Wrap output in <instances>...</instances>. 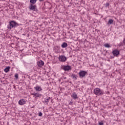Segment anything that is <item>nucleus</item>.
Returning <instances> with one entry per match:
<instances>
[{"label":"nucleus","mask_w":125,"mask_h":125,"mask_svg":"<svg viewBox=\"0 0 125 125\" xmlns=\"http://www.w3.org/2000/svg\"><path fill=\"white\" fill-rule=\"evenodd\" d=\"M16 22L14 21H9V24L7 25V29L9 30H11V29H13L14 27L16 26Z\"/></svg>","instance_id":"nucleus-1"},{"label":"nucleus","mask_w":125,"mask_h":125,"mask_svg":"<svg viewBox=\"0 0 125 125\" xmlns=\"http://www.w3.org/2000/svg\"><path fill=\"white\" fill-rule=\"evenodd\" d=\"M94 93L95 95H102L104 93L103 91L99 88H96L94 89Z\"/></svg>","instance_id":"nucleus-2"},{"label":"nucleus","mask_w":125,"mask_h":125,"mask_svg":"<svg viewBox=\"0 0 125 125\" xmlns=\"http://www.w3.org/2000/svg\"><path fill=\"white\" fill-rule=\"evenodd\" d=\"M87 74V72L83 70H81L79 73L80 78H83L85 77V75Z\"/></svg>","instance_id":"nucleus-3"},{"label":"nucleus","mask_w":125,"mask_h":125,"mask_svg":"<svg viewBox=\"0 0 125 125\" xmlns=\"http://www.w3.org/2000/svg\"><path fill=\"white\" fill-rule=\"evenodd\" d=\"M59 60L61 62H65L66 60H67V58L65 56H60Z\"/></svg>","instance_id":"nucleus-4"},{"label":"nucleus","mask_w":125,"mask_h":125,"mask_svg":"<svg viewBox=\"0 0 125 125\" xmlns=\"http://www.w3.org/2000/svg\"><path fill=\"white\" fill-rule=\"evenodd\" d=\"M112 54L113 56L117 57L118 55L120 54V51H119L118 49H115L112 51Z\"/></svg>","instance_id":"nucleus-5"},{"label":"nucleus","mask_w":125,"mask_h":125,"mask_svg":"<svg viewBox=\"0 0 125 125\" xmlns=\"http://www.w3.org/2000/svg\"><path fill=\"white\" fill-rule=\"evenodd\" d=\"M62 68L64 71H69V70H71V66L69 65H63Z\"/></svg>","instance_id":"nucleus-6"},{"label":"nucleus","mask_w":125,"mask_h":125,"mask_svg":"<svg viewBox=\"0 0 125 125\" xmlns=\"http://www.w3.org/2000/svg\"><path fill=\"white\" fill-rule=\"evenodd\" d=\"M34 89H35L36 91H42V88L41 86H39V85H36L35 87H34Z\"/></svg>","instance_id":"nucleus-7"},{"label":"nucleus","mask_w":125,"mask_h":125,"mask_svg":"<svg viewBox=\"0 0 125 125\" xmlns=\"http://www.w3.org/2000/svg\"><path fill=\"white\" fill-rule=\"evenodd\" d=\"M37 65L38 67H42L44 65V62L43 61L40 60L37 62Z\"/></svg>","instance_id":"nucleus-8"},{"label":"nucleus","mask_w":125,"mask_h":125,"mask_svg":"<svg viewBox=\"0 0 125 125\" xmlns=\"http://www.w3.org/2000/svg\"><path fill=\"white\" fill-rule=\"evenodd\" d=\"M25 103H26V101H25L24 99H21L19 101V104L20 105H24Z\"/></svg>","instance_id":"nucleus-9"},{"label":"nucleus","mask_w":125,"mask_h":125,"mask_svg":"<svg viewBox=\"0 0 125 125\" xmlns=\"http://www.w3.org/2000/svg\"><path fill=\"white\" fill-rule=\"evenodd\" d=\"M36 7H37V6L36 5H33L32 4H30V5L29 6V8L30 9H31V10H35V9H36Z\"/></svg>","instance_id":"nucleus-10"},{"label":"nucleus","mask_w":125,"mask_h":125,"mask_svg":"<svg viewBox=\"0 0 125 125\" xmlns=\"http://www.w3.org/2000/svg\"><path fill=\"white\" fill-rule=\"evenodd\" d=\"M71 97L73 98V99H77L78 98V95L76 93H74L71 95Z\"/></svg>","instance_id":"nucleus-11"},{"label":"nucleus","mask_w":125,"mask_h":125,"mask_svg":"<svg viewBox=\"0 0 125 125\" xmlns=\"http://www.w3.org/2000/svg\"><path fill=\"white\" fill-rule=\"evenodd\" d=\"M9 70H10V66H7L4 69V72H5V73H8Z\"/></svg>","instance_id":"nucleus-12"},{"label":"nucleus","mask_w":125,"mask_h":125,"mask_svg":"<svg viewBox=\"0 0 125 125\" xmlns=\"http://www.w3.org/2000/svg\"><path fill=\"white\" fill-rule=\"evenodd\" d=\"M49 100H50V97H47L46 98L44 99L45 103H47V104H48Z\"/></svg>","instance_id":"nucleus-13"},{"label":"nucleus","mask_w":125,"mask_h":125,"mask_svg":"<svg viewBox=\"0 0 125 125\" xmlns=\"http://www.w3.org/2000/svg\"><path fill=\"white\" fill-rule=\"evenodd\" d=\"M114 22V21L112 19H110L108 20V21L107 23V25H111V24H113Z\"/></svg>","instance_id":"nucleus-14"},{"label":"nucleus","mask_w":125,"mask_h":125,"mask_svg":"<svg viewBox=\"0 0 125 125\" xmlns=\"http://www.w3.org/2000/svg\"><path fill=\"white\" fill-rule=\"evenodd\" d=\"M67 46H68V44L66 42H63L62 44V48H65V47H67Z\"/></svg>","instance_id":"nucleus-15"},{"label":"nucleus","mask_w":125,"mask_h":125,"mask_svg":"<svg viewBox=\"0 0 125 125\" xmlns=\"http://www.w3.org/2000/svg\"><path fill=\"white\" fill-rule=\"evenodd\" d=\"M30 4H35L37 2V0H30Z\"/></svg>","instance_id":"nucleus-16"},{"label":"nucleus","mask_w":125,"mask_h":125,"mask_svg":"<svg viewBox=\"0 0 125 125\" xmlns=\"http://www.w3.org/2000/svg\"><path fill=\"white\" fill-rule=\"evenodd\" d=\"M42 95L39 93H35V98H37L38 97H41Z\"/></svg>","instance_id":"nucleus-17"},{"label":"nucleus","mask_w":125,"mask_h":125,"mask_svg":"<svg viewBox=\"0 0 125 125\" xmlns=\"http://www.w3.org/2000/svg\"><path fill=\"white\" fill-rule=\"evenodd\" d=\"M104 46L105 47H106L107 48H110V47H111V46L110 45V44H109V43H105L104 45Z\"/></svg>","instance_id":"nucleus-18"},{"label":"nucleus","mask_w":125,"mask_h":125,"mask_svg":"<svg viewBox=\"0 0 125 125\" xmlns=\"http://www.w3.org/2000/svg\"><path fill=\"white\" fill-rule=\"evenodd\" d=\"M19 76V74L18 73H16L15 74V78L16 80H18Z\"/></svg>","instance_id":"nucleus-19"},{"label":"nucleus","mask_w":125,"mask_h":125,"mask_svg":"<svg viewBox=\"0 0 125 125\" xmlns=\"http://www.w3.org/2000/svg\"><path fill=\"white\" fill-rule=\"evenodd\" d=\"M72 77L73 79H74V80H77V76H76V75L75 74L72 75Z\"/></svg>","instance_id":"nucleus-20"},{"label":"nucleus","mask_w":125,"mask_h":125,"mask_svg":"<svg viewBox=\"0 0 125 125\" xmlns=\"http://www.w3.org/2000/svg\"><path fill=\"white\" fill-rule=\"evenodd\" d=\"M31 95H33V97H36V93H32Z\"/></svg>","instance_id":"nucleus-21"},{"label":"nucleus","mask_w":125,"mask_h":125,"mask_svg":"<svg viewBox=\"0 0 125 125\" xmlns=\"http://www.w3.org/2000/svg\"><path fill=\"white\" fill-rule=\"evenodd\" d=\"M38 116H39V117H42V113L39 112Z\"/></svg>","instance_id":"nucleus-22"},{"label":"nucleus","mask_w":125,"mask_h":125,"mask_svg":"<svg viewBox=\"0 0 125 125\" xmlns=\"http://www.w3.org/2000/svg\"><path fill=\"white\" fill-rule=\"evenodd\" d=\"M110 5V3H106L105 6L107 7V6H109Z\"/></svg>","instance_id":"nucleus-23"},{"label":"nucleus","mask_w":125,"mask_h":125,"mask_svg":"<svg viewBox=\"0 0 125 125\" xmlns=\"http://www.w3.org/2000/svg\"><path fill=\"white\" fill-rule=\"evenodd\" d=\"M99 125H104V124L103 123V122H99Z\"/></svg>","instance_id":"nucleus-24"},{"label":"nucleus","mask_w":125,"mask_h":125,"mask_svg":"<svg viewBox=\"0 0 125 125\" xmlns=\"http://www.w3.org/2000/svg\"><path fill=\"white\" fill-rule=\"evenodd\" d=\"M40 1H42L43 0H39Z\"/></svg>","instance_id":"nucleus-25"},{"label":"nucleus","mask_w":125,"mask_h":125,"mask_svg":"<svg viewBox=\"0 0 125 125\" xmlns=\"http://www.w3.org/2000/svg\"><path fill=\"white\" fill-rule=\"evenodd\" d=\"M70 103H72V102H70V103H69V104H70Z\"/></svg>","instance_id":"nucleus-26"}]
</instances>
